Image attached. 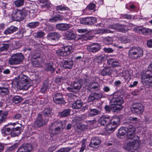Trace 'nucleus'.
Listing matches in <instances>:
<instances>
[{"instance_id":"obj_1","label":"nucleus","mask_w":152,"mask_h":152,"mask_svg":"<svg viewBox=\"0 0 152 152\" xmlns=\"http://www.w3.org/2000/svg\"><path fill=\"white\" fill-rule=\"evenodd\" d=\"M125 127L127 139L133 140L132 141H128L124 143V148L126 151L129 152H134L135 150H137L139 147V137L137 136H135L134 132L136 130V128L134 126L129 125L128 127Z\"/></svg>"},{"instance_id":"obj_2","label":"nucleus","mask_w":152,"mask_h":152,"mask_svg":"<svg viewBox=\"0 0 152 152\" xmlns=\"http://www.w3.org/2000/svg\"><path fill=\"white\" fill-rule=\"evenodd\" d=\"M98 121L101 125L106 126L107 131L111 133L113 132L117 126L119 125L120 118L118 116H117L110 120L109 116L104 115L99 119Z\"/></svg>"},{"instance_id":"obj_3","label":"nucleus","mask_w":152,"mask_h":152,"mask_svg":"<svg viewBox=\"0 0 152 152\" xmlns=\"http://www.w3.org/2000/svg\"><path fill=\"white\" fill-rule=\"evenodd\" d=\"M119 94L118 92H115L111 96L110 102L112 108L114 112H118L123 108L122 104L124 103V100Z\"/></svg>"},{"instance_id":"obj_4","label":"nucleus","mask_w":152,"mask_h":152,"mask_svg":"<svg viewBox=\"0 0 152 152\" xmlns=\"http://www.w3.org/2000/svg\"><path fill=\"white\" fill-rule=\"evenodd\" d=\"M15 81L17 83V87L20 90H27L30 87L29 78L26 75L21 74L16 77Z\"/></svg>"},{"instance_id":"obj_5","label":"nucleus","mask_w":152,"mask_h":152,"mask_svg":"<svg viewBox=\"0 0 152 152\" xmlns=\"http://www.w3.org/2000/svg\"><path fill=\"white\" fill-rule=\"evenodd\" d=\"M143 54L142 48L140 47H131L128 52V57L131 59L137 60L142 57Z\"/></svg>"},{"instance_id":"obj_6","label":"nucleus","mask_w":152,"mask_h":152,"mask_svg":"<svg viewBox=\"0 0 152 152\" xmlns=\"http://www.w3.org/2000/svg\"><path fill=\"white\" fill-rule=\"evenodd\" d=\"M58 61L60 66L65 69H71L73 65L74 62L72 59L64 58L63 56L58 57Z\"/></svg>"},{"instance_id":"obj_7","label":"nucleus","mask_w":152,"mask_h":152,"mask_svg":"<svg viewBox=\"0 0 152 152\" xmlns=\"http://www.w3.org/2000/svg\"><path fill=\"white\" fill-rule=\"evenodd\" d=\"M24 58L23 55L19 53L13 55L9 61V64L11 65L17 64L20 63Z\"/></svg>"},{"instance_id":"obj_8","label":"nucleus","mask_w":152,"mask_h":152,"mask_svg":"<svg viewBox=\"0 0 152 152\" xmlns=\"http://www.w3.org/2000/svg\"><path fill=\"white\" fill-rule=\"evenodd\" d=\"M142 80L147 85L152 86V71H146L145 73L141 74Z\"/></svg>"},{"instance_id":"obj_9","label":"nucleus","mask_w":152,"mask_h":152,"mask_svg":"<svg viewBox=\"0 0 152 152\" xmlns=\"http://www.w3.org/2000/svg\"><path fill=\"white\" fill-rule=\"evenodd\" d=\"M131 110L133 113L137 114H142L144 110L143 105L140 103H133Z\"/></svg>"},{"instance_id":"obj_10","label":"nucleus","mask_w":152,"mask_h":152,"mask_svg":"<svg viewBox=\"0 0 152 152\" xmlns=\"http://www.w3.org/2000/svg\"><path fill=\"white\" fill-rule=\"evenodd\" d=\"M73 51L72 47L70 46H66L62 48V50H58V57L65 56L70 54Z\"/></svg>"},{"instance_id":"obj_11","label":"nucleus","mask_w":152,"mask_h":152,"mask_svg":"<svg viewBox=\"0 0 152 152\" xmlns=\"http://www.w3.org/2000/svg\"><path fill=\"white\" fill-rule=\"evenodd\" d=\"M96 22L97 19L94 17H87L80 20V23L85 25H92Z\"/></svg>"},{"instance_id":"obj_12","label":"nucleus","mask_w":152,"mask_h":152,"mask_svg":"<svg viewBox=\"0 0 152 152\" xmlns=\"http://www.w3.org/2000/svg\"><path fill=\"white\" fill-rule=\"evenodd\" d=\"M101 48V46L98 43H92L87 45V49L88 52L95 53L99 50Z\"/></svg>"},{"instance_id":"obj_13","label":"nucleus","mask_w":152,"mask_h":152,"mask_svg":"<svg viewBox=\"0 0 152 152\" xmlns=\"http://www.w3.org/2000/svg\"><path fill=\"white\" fill-rule=\"evenodd\" d=\"M42 115L41 114L38 115L36 120L34 122L35 126L40 127L45 125L48 122V120L43 119L42 118Z\"/></svg>"},{"instance_id":"obj_14","label":"nucleus","mask_w":152,"mask_h":152,"mask_svg":"<svg viewBox=\"0 0 152 152\" xmlns=\"http://www.w3.org/2000/svg\"><path fill=\"white\" fill-rule=\"evenodd\" d=\"M81 84L78 82H74L70 87L67 88V89L70 92H77L81 87Z\"/></svg>"},{"instance_id":"obj_15","label":"nucleus","mask_w":152,"mask_h":152,"mask_svg":"<svg viewBox=\"0 0 152 152\" xmlns=\"http://www.w3.org/2000/svg\"><path fill=\"white\" fill-rule=\"evenodd\" d=\"M32 149V146L28 143L22 145L18 148L17 152H31Z\"/></svg>"},{"instance_id":"obj_16","label":"nucleus","mask_w":152,"mask_h":152,"mask_svg":"<svg viewBox=\"0 0 152 152\" xmlns=\"http://www.w3.org/2000/svg\"><path fill=\"white\" fill-rule=\"evenodd\" d=\"M102 97V94L101 93H92L89 96L88 98V101L89 102H93L95 100L100 99Z\"/></svg>"},{"instance_id":"obj_17","label":"nucleus","mask_w":152,"mask_h":152,"mask_svg":"<svg viewBox=\"0 0 152 152\" xmlns=\"http://www.w3.org/2000/svg\"><path fill=\"white\" fill-rule=\"evenodd\" d=\"M26 10H23L22 11H17L13 15L14 18L16 20L19 21L22 20L23 18V16L26 15L25 11Z\"/></svg>"},{"instance_id":"obj_18","label":"nucleus","mask_w":152,"mask_h":152,"mask_svg":"<svg viewBox=\"0 0 152 152\" xmlns=\"http://www.w3.org/2000/svg\"><path fill=\"white\" fill-rule=\"evenodd\" d=\"M134 30L135 31H136L137 32L142 33L144 35H149L151 32V30L150 29L147 28H140L139 27L134 28Z\"/></svg>"},{"instance_id":"obj_19","label":"nucleus","mask_w":152,"mask_h":152,"mask_svg":"<svg viewBox=\"0 0 152 152\" xmlns=\"http://www.w3.org/2000/svg\"><path fill=\"white\" fill-rule=\"evenodd\" d=\"M101 142L100 139L98 137H93L91 139L89 146L92 147H96L98 146Z\"/></svg>"},{"instance_id":"obj_20","label":"nucleus","mask_w":152,"mask_h":152,"mask_svg":"<svg viewBox=\"0 0 152 152\" xmlns=\"http://www.w3.org/2000/svg\"><path fill=\"white\" fill-rule=\"evenodd\" d=\"M16 124L15 123H13L12 124V123H9L7 126L6 125L3 129L1 130V133L2 134H4V135H8L10 134L11 135V130L12 129V127L11 128L8 127V126L10 125H12L14 126V125Z\"/></svg>"},{"instance_id":"obj_21","label":"nucleus","mask_w":152,"mask_h":152,"mask_svg":"<svg viewBox=\"0 0 152 152\" xmlns=\"http://www.w3.org/2000/svg\"><path fill=\"white\" fill-rule=\"evenodd\" d=\"M65 34L66 38L69 40H75L76 38V34L72 31L69 30L66 31Z\"/></svg>"},{"instance_id":"obj_22","label":"nucleus","mask_w":152,"mask_h":152,"mask_svg":"<svg viewBox=\"0 0 152 152\" xmlns=\"http://www.w3.org/2000/svg\"><path fill=\"white\" fill-rule=\"evenodd\" d=\"M24 10H28V11H37L38 7L34 2H33L29 3L28 6H27Z\"/></svg>"},{"instance_id":"obj_23","label":"nucleus","mask_w":152,"mask_h":152,"mask_svg":"<svg viewBox=\"0 0 152 152\" xmlns=\"http://www.w3.org/2000/svg\"><path fill=\"white\" fill-rule=\"evenodd\" d=\"M113 72L112 69L108 67H104L102 70L101 74L103 76H110Z\"/></svg>"},{"instance_id":"obj_24","label":"nucleus","mask_w":152,"mask_h":152,"mask_svg":"<svg viewBox=\"0 0 152 152\" xmlns=\"http://www.w3.org/2000/svg\"><path fill=\"white\" fill-rule=\"evenodd\" d=\"M18 28L14 26H12L8 28L4 31V34L6 35L10 34L16 31Z\"/></svg>"},{"instance_id":"obj_25","label":"nucleus","mask_w":152,"mask_h":152,"mask_svg":"<svg viewBox=\"0 0 152 152\" xmlns=\"http://www.w3.org/2000/svg\"><path fill=\"white\" fill-rule=\"evenodd\" d=\"M107 63L109 64H111L113 67L120 66V63L119 61L113 58H110L107 60Z\"/></svg>"},{"instance_id":"obj_26","label":"nucleus","mask_w":152,"mask_h":152,"mask_svg":"<svg viewBox=\"0 0 152 152\" xmlns=\"http://www.w3.org/2000/svg\"><path fill=\"white\" fill-rule=\"evenodd\" d=\"M71 27L70 24L66 23L58 24V29L61 31L66 30Z\"/></svg>"},{"instance_id":"obj_27","label":"nucleus","mask_w":152,"mask_h":152,"mask_svg":"<svg viewBox=\"0 0 152 152\" xmlns=\"http://www.w3.org/2000/svg\"><path fill=\"white\" fill-rule=\"evenodd\" d=\"M33 65L36 67H39L41 66L42 62V58H38L37 59L31 60Z\"/></svg>"},{"instance_id":"obj_28","label":"nucleus","mask_w":152,"mask_h":152,"mask_svg":"<svg viewBox=\"0 0 152 152\" xmlns=\"http://www.w3.org/2000/svg\"><path fill=\"white\" fill-rule=\"evenodd\" d=\"M20 127L18 126L12 129L11 136L12 137H15L18 136L20 133Z\"/></svg>"},{"instance_id":"obj_29","label":"nucleus","mask_w":152,"mask_h":152,"mask_svg":"<svg viewBox=\"0 0 152 152\" xmlns=\"http://www.w3.org/2000/svg\"><path fill=\"white\" fill-rule=\"evenodd\" d=\"M100 88V85L97 83H94L91 85L88 89L92 92L98 90Z\"/></svg>"},{"instance_id":"obj_30","label":"nucleus","mask_w":152,"mask_h":152,"mask_svg":"<svg viewBox=\"0 0 152 152\" xmlns=\"http://www.w3.org/2000/svg\"><path fill=\"white\" fill-rule=\"evenodd\" d=\"M8 115L7 111L0 110V124L6 121Z\"/></svg>"},{"instance_id":"obj_31","label":"nucleus","mask_w":152,"mask_h":152,"mask_svg":"<svg viewBox=\"0 0 152 152\" xmlns=\"http://www.w3.org/2000/svg\"><path fill=\"white\" fill-rule=\"evenodd\" d=\"M71 110L69 109L64 110L63 111L59 112L58 115L61 117H67L70 115Z\"/></svg>"},{"instance_id":"obj_32","label":"nucleus","mask_w":152,"mask_h":152,"mask_svg":"<svg viewBox=\"0 0 152 152\" xmlns=\"http://www.w3.org/2000/svg\"><path fill=\"white\" fill-rule=\"evenodd\" d=\"M83 105L82 102L80 100H77L72 104V107L75 109H79Z\"/></svg>"},{"instance_id":"obj_33","label":"nucleus","mask_w":152,"mask_h":152,"mask_svg":"<svg viewBox=\"0 0 152 152\" xmlns=\"http://www.w3.org/2000/svg\"><path fill=\"white\" fill-rule=\"evenodd\" d=\"M106 57L104 55H102L94 58V60L98 63H101L106 60Z\"/></svg>"},{"instance_id":"obj_34","label":"nucleus","mask_w":152,"mask_h":152,"mask_svg":"<svg viewBox=\"0 0 152 152\" xmlns=\"http://www.w3.org/2000/svg\"><path fill=\"white\" fill-rule=\"evenodd\" d=\"M100 114L99 110L96 109H91L90 110L89 113V115L92 117L98 115Z\"/></svg>"},{"instance_id":"obj_35","label":"nucleus","mask_w":152,"mask_h":152,"mask_svg":"<svg viewBox=\"0 0 152 152\" xmlns=\"http://www.w3.org/2000/svg\"><path fill=\"white\" fill-rule=\"evenodd\" d=\"M126 133V129L125 127H121L118 130V137L120 138H122Z\"/></svg>"},{"instance_id":"obj_36","label":"nucleus","mask_w":152,"mask_h":152,"mask_svg":"<svg viewBox=\"0 0 152 152\" xmlns=\"http://www.w3.org/2000/svg\"><path fill=\"white\" fill-rule=\"evenodd\" d=\"M57 123L56 122H54L53 123L50 127V130L51 132L50 133L53 134H56L57 130Z\"/></svg>"},{"instance_id":"obj_37","label":"nucleus","mask_w":152,"mask_h":152,"mask_svg":"<svg viewBox=\"0 0 152 152\" xmlns=\"http://www.w3.org/2000/svg\"><path fill=\"white\" fill-rule=\"evenodd\" d=\"M53 114L52 110L50 108L45 109L43 112V115L45 116H50Z\"/></svg>"},{"instance_id":"obj_38","label":"nucleus","mask_w":152,"mask_h":152,"mask_svg":"<svg viewBox=\"0 0 152 152\" xmlns=\"http://www.w3.org/2000/svg\"><path fill=\"white\" fill-rule=\"evenodd\" d=\"M34 36L35 38H43L45 35V33L42 31H37L34 34Z\"/></svg>"},{"instance_id":"obj_39","label":"nucleus","mask_w":152,"mask_h":152,"mask_svg":"<svg viewBox=\"0 0 152 152\" xmlns=\"http://www.w3.org/2000/svg\"><path fill=\"white\" fill-rule=\"evenodd\" d=\"M23 100L22 98L19 96H14L12 99V101L15 104L19 103L21 102Z\"/></svg>"},{"instance_id":"obj_40","label":"nucleus","mask_w":152,"mask_h":152,"mask_svg":"<svg viewBox=\"0 0 152 152\" xmlns=\"http://www.w3.org/2000/svg\"><path fill=\"white\" fill-rule=\"evenodd\" d=\"M8 89L7 88L0 87V94L2 95H6L9 93Z\"/></svg>"},{"instance_id":"obj_41","label":"nucleus","mask_w":152,"mask_h":152,"mask_svg":"<svg viewBox=\"0 0 152 152\" xmlns=\"http://www.w3.org/2000/svg\"><path fill=\"white\" fill-rule=\"evenodd\" d=\"M104 42L107 45H111L113 43V40L111 37H108L104 39Z\"/></svg>"},{"instance_id":"obj_42","label":"nucleus","mask_w":152,"mask_h":152,"mask_svg":"<svg viewBox=\"0 0 152 152\" xmlns=\"http://www.w3.org/2000/svg\"><path fill=\"white\" fill-rule=\"evenodd\" d=\"M57 34L55 33H49L47 35V38L49 40H54L56 38Z\"/></svg>"},{"instance_id":"obj_43","label":"nucleus","mask_w":152,"mask_h":152,"mask_svg":"<svg viewBox=\"0 0 152 152\" xmlns=\"http://www.w3.org/2000/svg\"><path fill=\"white\" fill-rule=\"evenodd\" d=\"M37 12V11H28V10H26V11H25L26 15L29 13L30 17L31 18H34L37 15L36 12Z\"/></svg>"},{"instance_id":"obj_44","label":"nucleus","mask_w":152,"mask_h":152,"mask_svg":"<svg viewBox=\"0 0 152 152\" xmlns=\"http://www.w3.org/2000/svg\"><path fill=\"white\" fill-rule=\"evenodd\" d=\"M24 3V0H16L14 1L15 6L17 7H20L23 6Z\"/></svg>"},{"instance_id":"obj_45","label":"nucleus","mask_w":152,"mask_h":152,"mask_svg":"<svg viewBox=\"0 0 152 152\" xmlns=\"http://www.w3.org/2000/svg\"><path fill=\"white\" fill-rule=\"evenodd\" d=\"M24 30L21 29L19 30L18 32L15 34V36L18 38H21L23 36V34L24 32Z\"/></svg>"},{"instance_id":"obj_46","label":"nucleus","mask_w":152,"mask_h":152,"mask_svg":"<svg viewBox=\"0 0 152 152\" xmlns=\"http://www.w3.org/2000/svg\"><path fill=\"white\" fill-rule=\"evenodd\" d=\"M39 24L38 22H32L28 23L27 25L30 28H34L38 26Z\"/></svg>"},{"instance_id":"obj_47","label":"nucleus","mask_w":152,"mask_h":152,"mask_svg":"<svg viewBox=\"0 0 152 152\" xmlns=\"http://www.w3.org/2000/svg\"><path fill=\"white\" fill-rule=\"evenodd\" d=\"M114 32V31L108 29L107 28H101L99 29V32L100 33L103 34L106 33H113Z\"/></svg>"},{"instance_id":"obj_48","label":"nucleus","mask_w":152,"mask_h":152,"mask_svg":"<svg viewBox=\"0 0 152 152\" xmlns=\"http://www.w3.org/2000/svg\"><path fill=\"white\" fill-rule=\"evenodd\" d=\"M58 96H60V97L58 98V104H64L65 103V102L62 96H61V94L60 93H58Z\"/></svg>"},{"instance_id":"obj_49","label":"nucleus","mask_w":152,"mask_h":152,"mask_svg":"<svg viewBox=\"0 0 152 152\" xmlns=\"http://www.w3.org/2000/svg\"><path fill=\"white\" fill-rule=\"evenodd\" d=\"M126 25H120L118 31L120 32L125 33L127 31V29H125V28L126 27Z\"/></svg>"},{"instance_id":"obj_50","label":"nucleus","mask_w":152,"mask_h":152,"mask_svg":"<svg viewBox=\"0 0 152 152\" xmlns=\"http://www.w3.org/2000/svg\"><path fill=\"white\" fill-rule=\"evenodd\" d=\"M9 47V45L8 44H3L0 46V51H2L7 50Z\"/></svg>"},{"instance_id":"obj_51","label":"nucleus","mask_w":152,"mask_h":152,"mask_svg":"<svg viewBox=\"0 0 152 152\" xmlns=\"http://www.w3.org/2000/svg\"><path fill=\"white\" fill-rule=\"evenodd\" d=\"M45 69L47 71H50L51 72L53 71L54 70L51 64H47Z\"/></svg>"},{"instance_id":"obj_52","label":"nucleus","mask_w":152,"mask_h":152,"mask_svg":"<svg viewBox=\"0 0 152 152\" xmlns=\"http://www.w3.org/2000/svg\"><path fill=\"white\" fill-rule=\"evenodd\" d=\"M38 58H42L40 56L39 54L35 53L32 56V57L31 58V60L34 59H37Z\"/></svg>"},{"instance_id":"obj_53","label":"nucleus","mask_w":152,"mask_h":152,"mask_svg":"<svg viewBox=\"0 0 152 152\" xmlns=\"http://www.w3.org/2000/svg\"><path fill=\"white\" fill-rule=\"evenodd\" d=\"M67 7H65L62 6H58V12L61 13V11H65L66 10Z\"/></svg>"},{"instance_id":"obj_54","label":"nucleus","mask_w":152,"mask_h":152,"mask_svg":"<svg viewBox=\"0 0 152 152\" xmlns=\"http://www.w3.org/2000/svg\"><path fill=\"white\" fill-rule=\"evenodd\" d=\"M103 50L105 52L108 53H112L114 51V50L111 48H103Z\"/></svg>"},{"instance_id":"obj_55","label":"nucleus","mask_w":152,"mask_h":152,"mask_svg":"<svg viewBox=\"0 0 152 152\" xmlns=\"http://www.w3.org/2000/svg\"><path fill=\"white\" fill-rule=\"evenodd\" d=\"M22 115L20 113L16 114L13 117V119L15 121L20 120L22 118Z\"/></svg>"},{"instance_id":"obj_56","label":"nucleus","mask_w":152,"mask_h":152,"mask_svg":"<svg viewBox=\"0 0 152 152\" xmlns=\"http://www.w3.org/2000/svg\"><path fill=\"white\" fill-rule=\"evenodd\" d=\"M129 120L132 122L134 123H137L138 121V120L137 117H131L129 118Z\"/></svg>"},{"instance_id":"obj_57","label":"nucleus","mask_w":152,"mask_h":152,"mask_svg":"<svg viewBox=\"0 0 152 152\" xmlns=\"http://www.w3.org/2000/svg\"><path fill=\"white\" fill-rule=\"evenodd\" d=\"M95 7V4L93 3H91L89 4L86 8V10H93Z\"/></svg>"},{"instance_id":"obj_58","label":"nucleus","mask_w":152,"mask_h":152,"mask_svg":"<svg viewBox=\"0 0 152 152\" xmlns=\"http://www.w3.org/2000/svg\"><path fill=\"white\" fill-rule=\"evenodd\" d=\"M121 41L124 43H126L129 41V39L127 38L126 37H124L121 38Z\"/></svg>"},{"instance_id":"obj_59","label":"nucleus","mask_w":152,"mask_h":152,"mask_svg":"<svg viewBox=\"0 0 152 152\" xmlns=\"http://www.w3.org/2000/svg\"><path fill=\"white\" fill-rule=\"evenodd\" d=\"M58 130L61 129H63V128L64 127V125L62 124V122H58Z\"/></svg>"},{"instance_id":"obj_60","label":"nucleus","mask_w":152,"mask_h":152,"mask_svg":"<svg viewBox=\"0 0 152 152\" xmlns=\"http://www.w3.org/2000/svg\"><path fill=\"white\" fill-rule=\"evenodd\" d=\"M86 147V145L85 143L83 142L82 144L80 150V152H83L84 150L85 149Z\"/></svg>"},{"instance_id":"obj_61","label":"nucleus","mask_w":152,"mask_h":152,"mask_svg":"<svg viewBox=\"0 0 152 152\" xmlns=\"http://www.w3.org/2000/svg\"><path fill=\"white\" fill-rule=\"evenodd\" d=\"M104 109L105 111L108 112H110L111 110H113L112 108V105H111V107H110L109 105H106L104 107ZM112 111H113V110Z\"/></svg>"},{"instance_id":"obj_62","label":"nucleus","mask_w":152,"mask_h":152,"mask_svg":"<svg viewBox=\"0 0 152 152\" xmlns=\"http://www.w3.org/2000/svg\"><path fill=\"white\" fill-rule=\"evenodd\" d=\"M120 24H113L112 27H113V29L117 30H118L119 28V26Z\"/></svg>"},{"instance_id":"obj_63","label":"nucleus","mask_w":152,"mask_h":152,"mask_svg":"<svg viewBox=\"0 0 152 152\" xmlns=\"http://www.w3.org/2000/svg\"><path fill=\"white\" fill-rule=\"evenodd\" d=\"M103 90L105 92H107L110 91V88L108 86H105L103 88Z\"/></svg>"},{"instance_id":"obj_64","label":"nucleus","mask_w":152,"mask_h":152,"mask_svg":"<svg viewBox=\"0 0 152 152\" xmlns=\"http://www.w3.org/2000/svg\"><path fill=\"white\" fill-rule=\"evenodd\" d=\"M147 45L149 48L152 47V39H151L147 42Z\"/></svg>"}]
</instances>
